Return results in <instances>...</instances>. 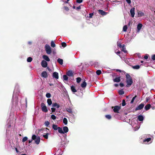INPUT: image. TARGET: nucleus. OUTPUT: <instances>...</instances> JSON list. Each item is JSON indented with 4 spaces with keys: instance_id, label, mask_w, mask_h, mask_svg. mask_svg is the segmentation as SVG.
<instances>
[{
    "instance_id": "nucleus-1",
    "label": "nucleus",
    "mask_w": 155,
    "mask_h": 155,
    "mask_svg": "<svg viewBox=\"0 0 155 155\" xmlns=\"http://www.w3.org/2000/svg\"><path fill=\"white\" fill-rule=\"evenodd\" d=\"M16 87L17 88V87L16 86L12 98V104L15 106H18L21 104V97L20 96H18V94L17 92H16V93H15Z\"/></svg>"
},
{
    "instance_id": "nucleus-2",
    "label": "nucleus",
    "mask_w": 155,
    "mask_h": 155,
    "mask_svg": "<svg viewBox=\"0 0 155 155\" xmlns=\"http://www.w3.org/2000/svg\"><path fill=\"white\" fill-rule=\"evenodd\" d=\"M45 50L47 54H49L51 52V48L50 46L48 44H46L45 46Z\"/></svg>"
},
{
    "instance_id": "nucleus-3",
    "label": "nucleus",
    "mask_w": 155,
    "mask_h": 155,
    "mask_svg": "<svg viewBox=\"0 0 155 155\" xmlns=\"http://www.w3.org/2000/svg\"><path fill=\"white\" fill-rule=\"evenodd\" d=\"M147 136H149V135H144L143 136V137L145 138V139L143 140V142L144 143L146 144H148V142L151 140V138H147Z\"/></svg>"
},
{
    "instance_id": "nucleus-4",
    "label": "nucleus",
    "mask_w": 155,
    "mask_h": 155,
    "mask_svg": "<svg viewBox=\"0 0 155 155\" xmlns=\"http://www.w3.org/2000/svg\"><path fill=\"white\" fill-rule=\"evenodd\" d=\"M112 108L113 109V110L114 112L119 113V111L120 109V107L119 106H115L114 107H112Z\"/></svg>"
},
{
    "instance_id": "nucleus-5",
    "label": "nucleus",
    "mask_w": 155,
    "mask_h": 155,
    "mask_svg": "<svg viewBox=\"0 0 155 155\" xmlns=\"http://www.w3.org/2000/svg\"><path fill=\"white\" fill-rule=\"evenodd\" d=\"M126 83L127 84L126 85V87H129L133 83V81L132 79H126Z\"/></svg>"
},
{
    "instance_id": "nucleus-6",
    "label": "nucleus",
    "mask_w": 155,
    "mask_h": 155,
    "mask_svg": "<svg viewBox=\"0 0 155 155\" xmlns=\"http://www.w3.org/2000/svg\"><path fill=\"white\" fill-rule=\"evenodd\" d=\"M41 107L42 110L43 111L46 112L48 111L44 103H42L41 104Z\"/></svg>"
},
{
    "instance_id": "nucleus-7",
    "label": "nucleus",
    "mask_w": 155,
    "mask_h": 155,
    "mask_svg": "<svg viewBox=\"0 0 155 155\" xmlns=\"http://www.w3.org/2000/svg\"><path fill=\"white\" fill-rule=\"evenodd\" d=\"M144 104H141L136 108L135 110H137L141 109L144 107Z\"/></svg>"
},
{
    "instance_id": "nucleus-8",
    "label": "nucleus",
    "mask_w": 155,
    "mask_h": 155,
    "mask_svg": "<svg viewBox=\"0 0 155 155\" xmlns=\"http://www.w3.org/2000/svg\"><path fill=\"white\" fill-rule=\"evenodd\" d=\"M41 65L44 68H46L48 65L47 62L44 60H42L41 62Z\"/></svg>"
},
{
    "instance_id": "nucleus-9",
    "label": "nucleus",
    "mask_w": 155,
    "mask_h": 155,
    "mask_svg": "<svg viewBox=\"0 0 155 155\" xmlns=\"http://www.w3.org/2000/svg\"><path fill=\"white\" fill-rule=\"evenodd\" d=\"M134 11L135 8L133 7L131 8L130 10V12L132 17H134Z\"/></svg>"
},
{
    "instance_id": "nucleus-10",
    "label": "nucleus",
    "mask_w": 155,
    "mask_h": 155,
    "mask_svg": "<svg viewBox=\"0 0 155 155\" xmlns=\"http://www.w3.org/2000/svg\"><path fill=\"white\" fill-rule=\"evenodd\" d=\"M52 76L53 78H55L56 79H58V74L56 72H54L53 73Z\"/></svg>"
},
{
    "instance_id": "nucleus-11",
    "label": "nucleus",
    "mask_w": 155,
    "mask_h": 155,
    "mask_svg": "<svg viewBox=\"0 0 155 155\" xmlns=\"http://www.w3.org/2000/svg\"><path fill=\"white\" fill-rule=\"evenodd\" d=\"M66 74L68 76L71 77L73 76V73L72 71L70 70L67 72Z\"/></svg>"
},
{
    "instance_id": "nucleus-12",
    "label": "nucleus",
    "mask_w": 155,
    "mask_h": 155,
    "mask_svg": "<svg viewBox=\"0 0 155 155\" xmlns=\"http://www.w3.org/2000/svg\"><path fill=\"white\" fill-rule=\"evenodd\" d=\"M99 13L102 15H105L107 14V13L101 10H98Z\"/></svg>"
},
{
    "instance_id": "nucleus-13",
    "label": "nucleus",
    "mask_w": 155,
    "mask_h": 155,
    "mask_svg": "<svg viewBox=\"0 0 155 155\" xmlns=\"http://www.w3.org/2000/svg\"><path fill=\"white\" fill-rule=\"evenodd\" d=\"M73 107H69L66 109L67 111L69 113H72Z\"/></svg>"
},
{
    "instance_id": "nucleus-14",
    "label": "nucleus",
    "mask_w": 155,
    "mask_h": 155,
    "mask_svg": "<svg viewBox=\"0 0 155 155\" xmlns=\"http://www.w3.org/2000/svg\"><path fill=\"white\" fill-rule=\"evenodd\" d=\"M42 58L46 61H50V58L46 55H43L42 56Z\"/></svg>"
},
{
    "instance_id": "nucleus-15",
    "label": "nucleus",
    "mask_w": 155,
    "mask_h": 155,
    "mask_svg": "<svg viewBox=\"0 0 155 155\" xmlns=\"http://www.w3.org/2000/svg\"><path fill=\"white\" fill-rule=\"evenodd\" d=\"M142 27V25L141 24L139 23L137 25V32H139L140 30Z\"/></svg>"
},
{
    "instance_id": "nucleus-16",
    "label": "nucleus",
    "mask_w": 155,
    "mask_h": 155,
    "mask_svg": "<svg viewBox=\"0 0 155 155\" xmlns=\"http://www.w3.org/2000/svg\"><path fill=\"white\" fill-rule=\"evenodd\" d=\"M41 76L42 77L46 78L47 77V72L45 71H43L41 73Z\"/></svg>"
},
{
    "instance_id": "nucleus-17",
    "label": "nucleus",
    "mask_w": 155,
    "mask_h": 155,
    "mask_svg": "<svg viewBox=\"0 0 155 155\" xmlns=\"http://www.w3.org/2000/svg\"><path fill=\"white\" fill-rule=\"evenodd\" d=\"M120 81V77H116L113 80V81L114 82H119Z\"/></svg>"
},
{
    "instance_id": "nucleus-18",
    "label": "nucleus",
    "mask_w": 155,
    "mask_h": 155,
    "mask_svg": "<svg viewBox=\"0 0 155 155\" xmlns=\"http://www.w3.org/2000/svg\"><path fill=\"white\" fill-rule=\"evenodd\" d=\"M143 117L142 115H139L137 117V119H138L139 121H143Z\"/></svg>"
},
{
    "instance_id": "nucleus-19",
    "label": "nucleus",
    "mask_w": 155,
    "mask_h": 155,
    "mask_svg": "<svg viewBox=\"0 0 155 155\" xmlns=\"http://www.w3.org/2000/svg\"><path fill=\"white\" fill-rule=\"evenodd\" d=\"M52 106L53 107H56L57 108H59L60 107L59 104L56 103H53L52 104Z\"/></svg>"
},
{
    "instance_id": "nucleus-20",
    "label": "nucleus",
    "mask_w": 155,
    "mask_h": 155,
    "mask_svg": "<svg viewBox=\"0 0 155 155\" xmlns=\"http://www.w3.org/2000/svg\"><path fill=\"white\" fill-rule=\"evenodd\" d=\"M63 132H64V134L65 133H66L68 131V128L66 126L64 127L63 128Z\"/></svg>"
},
{
    "instance_id": "nucleus-21",
    "label": "nucleus",
    "mask_w": 155,
    "mask_h": 155,
    "mask_svg": "<svg viewBox=\"0 0 155 155\" xmlns=\"http://www.w3.org/2000/svg\"><path fill=\"white\" fill-rule=\"evenodd\" d=\"M87 86V83L85 81H84L83 83L81 84V86L83 88H84Z\"/></svg>"
},
{
    "instance_id": "nucleus-22",
    "label": "nucleus",
    "mask_w": 155,
    "mask_h": 155,
    "mask_svg": "<svg viewBox=\"0 0 155 155\" xmlns=\"http://www.w3.org/2000/svg\"><path fill=\"white\" fill-rule=\"evenodd\" d=\"M71 90L72 91L73 93H75L77 92V91L75 89V87L74 86L72 85L71 87Z\"/></svg>"
},
{
    "instance_id": "nucleus-23",
    "label": "nucleus",
    "mask_w": 155,
    "mask_h": 155,
    "mask_svg": "<svg viewBox=\"0 0 155 155\" xmlns=\"http://www.w3.org/2000/svg\"><path fill=\"white\" fill-rule=\"evenodd\" d=\"M40 142V138L38 137H37V138L35 140V142L36 144H38Z\"/></svg>"
},
{
    "instance_id": "nucleus-24",
    "label": "nucleus",
    "mask_w": 155,
    "mask_h": 155,
    "mask_svg": "<svg viewBox=\"0 0 155 155\" xmlns=\"http://www.w3.org/2000/svg\"><path fill=\"white\" fill-rule=\"evenodd\" d=\"M58 132L60 134H64V132H63L62 129L59 127L58 129Z\"/></svg>"
},
{
    "instance_id": "nucleus-25",
    "label": "nucleus",
    "mask_w": 155,
    "mask_h": 155,
    "mask_svg": "<svg viewBox=\"0 0 155 155\" xmlns=\"http://www.w3.org/2000/svg\"><path fill=\"white\" fill-rule=\"evenodd\" d=\"M57 61L61 65H62L63 64V60L62 59L59 58L58 59Z\"/></svg>"
},
{
    "instance_id": "nucleus-26",
    "label": "nucleus",
    "mask_w": 155,
    "mask_h": 155,
    "mask_svg": "<svg viewBox=\"0 0 155 155\" xmlns=\"http://www.w3.org/2000/svg\"><path fill=\"white\" fill-rule=\"evenodd\" d=\"M59 127H58V126L56 125L53 124L52 125V128L54 130H58Z\"/></svg>"
},
{
    "instance_id": "nucleus-27",
    "label": "nucleus",
    "mask_w": 155,
    "mask_h": 155,
    "mask_svg": "<svg viewBox=\"0 0 155 155\" xmlns=\"http://www.w3.org/2000/svg\"><path fill=\"white\" fill-rule=\"evenodd\" d=\"M47 102L49 106L51 105L52 104V102L51 99H48L47 100Z\"/></svg>"
},
{
    "instance_id": "nucleus-28",
    "label": "nucleus",
    "mask_w": 155,
    "mask_h": 155,
    "mask_svg": "<svg viewBox=\"0 0 155 155\" xmlns=\"http://www.w3.org/2000/svg\"><path fill=\"white\" fill-rule=\"evenodd\" d=\"M150 107L151 105L150 104H148L145 106L144 108L146 110H147L150 108Z\"/></svg>"
},
{
    "instance_id": "nucleus-29",
    "label": "nucleus",
    "mask_w": 155,
    "mask_h": 155,
    "mask_svg": "<svg viewBox=\"0 0 155 155\" xmlns=\"http://www.w3.org/2000/svg\"><path fill=\"white\" fill-rule=\"evenodd\" d=\"M121 48H122V51L125 53H126L127 52V51L126 50V48L125 47V45H122V47Z\"/></svg>"
},
{
    "instance_id": "nucleus-30",
    "label": "nucleus",
    "mask_w": 155,
    "mask_h": 155,
    "mask_svg": "<svg viewBox=\"0 0 155 155\" xmlns=\"http://www.w3.org/2000/svg\"><path fill=\"white\" fill-rule=\"evenodd\" d=\"M132 68L134 69H139L140 66L139 65H136L135 66H132Z\"/></svg>"
},
{
    "instance_id": "nucleus-31",
    "label": "nucleus",
    "mask_w": 155,
    "mask_h": 155,
    "mask_svg": "<svg viewBox=\"0 0 155 155\" xmlns=\"http://www.w3.org/2000/svg\"><path fill=\"white\" fill-rule=\"evenodd\" d=\"M63 122L65 125H67L68 124V120L65 117L63 119Z\"/></svg>"
},
{
    "instance_id": "nucleus-32",
    "label": "nucleus",
    "mask_w": 155,
    "mask_h": 155,
    "mask_svg": "<svg viewBox=\"0 0 155 155\" xmlns=\"http://www.w3.org/2000/svg\"><path fill=\"white\" fill-rule=\"evenodd\" d=\"M63 78L64 80L66 81H67L68 79V78L66 75H64L63 76Z\"/></svg>"
},
{
    "instance_id": "nucleus-33",
    "label": "nucleus",
    "mask_w": 155,
    "mask_h": 155,
    "mask_svg": "<svg viewBox=\"0 0 155 155\" xmlns=\"http://www.w3.org/2000/svg\"><path fill=\"white\" fill-rule=\"evenodd\" d=\"M49 134L48 133H47L46 134H44L43 136L45 139H48V135Z\"/></svg>"
},
{
    "instance_id": "nucleus-34",
    "label": "nucleus",
    "mask_w": 155,
    "mask_h": 155,
    "mask_svg": "<svg viewBox=\"0 0 155 155\" xmlns=\"http://www.w3.org/2000/svg\"><path fill=\"white\" fill-rule=\"evenodd\" d=\"M138 15L139 16H142L144 15V13L140 11H139L138 12Z\"/></svg>"
},
{
    "instance_id": "nucleus-35",
    "label": "nucleus",
    "mask_w": 155,
    "mask_h": 155,
    "mask_svg": "<svg viewBox=\"0 0 155 155\" xmlns=\"http://www.w3.org/2000/svg\"><path fill=\"white\" fill-rule=\"evenodd\" d=\"M51 46L52 48H54L55 46V45L53 41L51 42Z\"/></svg>"
},
{
    "instance_id": "nucleus-36",
    "label": "nucleus",
    "mask_w": 155,
    "mask_h": 155,
    "mask_svg": "<svg viewBox=\"0 0 155 155\" xmlns=\"http://www.w3.org/2000/svg\"><path fill=\"white\" fill-rule=\"evenodd\" d=\"M127 28V25H125L123 27V30L124 31H126Z\"/></svg>"
},
{
    "instance_id": "nucleus-37",
    "label": "nucleus",
    "mask_w": 155,
    "mask_h": 155,
    "mask_svg": "<svg viewBox=\"0 0 155 155\" xmlns=\"http://www.w3.org/2000/svg\"><path fill=\"white\" fill-rule=\"evenodd\" d=\"M126 79H132L130 75L128 74H127L126 75Z\"/></svg>"
},
{
    "instance_id": "nucleus-38",
    "label": "nucleus",
    "mask_w": 155,
    "mask_h": 155,
    "mask_svg": "<svg viewBox=\"0 0 155 155\" xmlns=\"http://www.w3.org/2000/svg\"><path fill=\"white\" fill-rule=\"evenodd\" d=\"M32 60V59L31 57H28L27 59V61L28 62H31Z\"/></svg>"
},
{
    "instance_id": "nucleus-39",
    "label": "nucleus",
    "mask_w": 155,
    "mask_h": 155,
    "mask_svg": "<svg viewBox=\"0 0 155 155\" xmlns=\"http://www.w3.org/2000/svg\"><path fill=\"white\" fill-rule=\"evenodd\" d=\"M118 92L119 94L120 95H123L124 93V91L122 90H119L118 91Z\"/></svg>"
},
{
    "instance_id": "nucleus-40",
    "label": "nucleus",
    "mask_w": 155,
    "mask_h": 155,
    "mask_svg": "<svg viewBox=\"0 0 155 155\" xmlns=\"http://www.w3.org/2000/svg\"><path fill=\"white\" fill-rule=\"evenodd\" d=\"M81 78L78 77L76 78V81L77 83H78L80 82L81 81Z\"/></svg>"
},
{
    "instance_id": "nucleus-41",
    "label": "nucleus",
    "mask_w": 155,
    "mask_h": 155,
    "mask_svg": "<svg viewBox=\"0 0 155 155\" xmlns=\"http://www.w3.org/2000/svg\"><path fill=\"white\" fill-rule=\"evenodd\" d=\"M105 117L108 119L110 120L111 119V117L110 115H105Z\"/></svg>"
},
{
    "instance_id": "nucleus-42",
    "label": "nucleus",
    "mask_w": 155,
    "mask_h": 155,
    "mask_svg": "<svg viewBox=\"0 0 155 155\" xmlns=\"http://www.w3.org/2000/svg\"><path fill=\"white\" fill-rule=\"evenodd\" d=\"M96 73L97 75H99L101 73V70H98L97 71Z\"/></svg>"
},
{
    "instance_id": "nucleus-43",
    "label": "nucleus",
    "mask_w": 155,
    "mask_h": 155,
    "mask_svg": "<svg viewBox=\"0 0 155 155\" xmlns=\"http://www.w3.org/2000/svg\"><path fill=\"white\" fill-rule=\"evenodd\" d=\"M137 96L136 95L134 97H133L132 100L130 101V104H133L134 102V100H135V98Z\"/></svg>"
},
{
    "instance_id": "nucleus-44",
    "label": "nucleus",
    "mask_w": 155,
    "mask_h": 155,
    "mask_svg": "<svg viewBox=\"0 0 155 155\" xmlns=\"http://www.w3.org/2000/svg\"><path fill=\"white\" fill-rule=\"evenodd\" d=\"M28 140V137H23L22 140V141L23 142H25L26 141Z\"/></svg>"
},
{
    "instance_id": "nucleus-45",
    "label": "nucleus",
    "mask_w": 155,
    "mask_h": 155,
    "mask_svg": "<svg viewBox=\"0 0 155 155\" xmlns=\"http://www.w3.org/2000/svg\"><path fill=\"white\" fill-rule=\"evenodd\" d=\"M117 46L119 48H121L122 47V45L119 42H117Z\"/></svg>"
},
{
    "instance_id": "nucleus-46",
    "label": "nucleus",
    "mask_w": 155,
    "mask_h": 155,
    "mask_svg": "<svg viewBox=\"0 0 155 155\" xmlns=\"http://www.w3.org/2000/svg\"><path fill=\"white\" fill-rule=\"evenodd\" d=\"M45 124L46 127H48L50 123L48 121H47L45 122Z\"/></svg>"
},
{
    "instance_id": "nucleus-47",
    "label": "nucleus",
    "mask_w": 155,
    "mask_h": 155,
    "mask_svg": "<svg viewBox=\"0 0 155 155\" xmlns=\"http://www.w3.org/2000/svg\"><path fill=\"white\" fill-rule=\"evenodd\" d=\"M46 96L48 98H50L51 97V94L49 93H47L46 94Z\"/></svg>"
},
{
    "instance_id": "nucleus-48",
    "label": "nucleus",
    "mask_w": 155,
    "mask_h": 155,
    "mask_svg": "<svg viewBox=\"0 0 155 155\" xmlns=\"http://www.w3.org/2000/svg\"><path fill=\"white\" fill-rule=\"evenodd\" d=\"M51 118L52 119L54 120L56 119V116L54 114H52L51 116Z\"/></svg>"
},
{
    "instance_id": "nucleus-49",
    "label": "nucleus",
    "mask_w": 155,
    "mask_h": 155,
    "mask_svg": "<svg viewBox=\"0 0 155 155\" xmlns=\"http://www.w3.org/2000/svg\"><path fill=\"white\" fill-rule=\"evenodd\" d=\"M122 105L123 106H124L126 105L125 101V100H123Z\"/></svg>"
},
{
    "instance_id": "nucleus-50",
    "label": "nucleus",
    "mask_w": 155,
    "mask_h": 155,
    "mask_svg": "<svg viewBox=\"0 0 155 155\" xmlns=\"http://www.w3.org/2000/svg\"><path fill=\"white\" fill-rule=\"evenodd\" d=\"M61 45L63 47H66L67 45L65 43L63 42L61 43Z\"/></svg>"
},
{
    "instance_id": "nucleus-51",
    "label": "nucleus",
    "mask_w": 155,
    "mask_h": 155,
    "mask_svg": "<svg viewBox=\"0 0 155 155\" xmlns=\"http://www.w3.org/2000/svg\"><path fill=\"white\" fill-rule=\"evenodd\" d=\"M37 138L36 136L35 135H32V140H35Z\"/></svg>"
},
{
    "instance_id": "nucleus-52",
    "label": "nucleus",
    "mask_w": 155,
    "mask_h": 155,
    "mask_svg": "<svg viewBox=\"0 0 155 155\" xmlns=\"http://www.w3.org/2000/svg\"><path fill=\"white\" fill-rule=\"evenodd\" d=\"M151 58L153 60H155V54H153Z\"/></svg>"
},
{
    "instance_id": "nucleus-53",
    "label": "nucleus",
    "mask_w": 155,
    "mask_h": 155,
    "mask_svg": "<svg viewBox=\"0 0 155 155\" xmlns=\"http://www.w3.org/2000/svg\"><path fill=\"white\" fill-rule=\"evenodd\" d=\"M93 15H94L93 13H91L89 14V18H92V17Z\"/></svg>"
},
{
    "instance_id": "nucleus-54",
    "label": "nucleus",
    "mask_w": 155,
    "mask_h": 155,
    "mask_svg": "<svg viewBox=\"0 0 155 155\" xmlns=\"http://www.w3.org/2000/svg\"><path fill=\"white\" fill-rule=\"evenodd\" d=\"M83 1V0H77L76 2L78 3H80Z\"/></svg>"
},
{
    "instance_id": "nucleus-55",
    "label": "nucleus",
    "mask_w": 155,
    "mask_h": 155,
    "mask_svg": "<svg viewBox=\"0 0 155 155\" xmlns=\"http://www.w3.org/2000/svg\"><path fill=\"white\" fill-rule=\"evenodd\" d=\"M126 2L128 4H130L131 3V0H126Z\"/></svg>"
},
{
    "instance_id": "nucleus-56",
    "label": "nucleus",
    "mask_w": 155,
    "mask_h": 155,
    "mask_svg": "<svg viewBox=\"0 0 155 155\" xmlns=\"http://www.w3.org/2000/svg\"><path fill=\"white\" fill-rule=\"evenodd\" d=\"M139 128V127H135L134 128V131H136Z\"/></svg>"
},
{
    "instance_id": "nucleus-57",
    "label": "nucleus",
    "mask_w": 155,
    "mask_h": 155,
    "mask_svg": "<svg viewBox=\"0 0 155 155\" xmlns=\"http://www.w3.org/2000/svg\"><path fill=\"white\" fill-rule=\"evenodd\" d=\"M51 110L52 112H54L55 111L56 109L55 108L52 107V108H51Z\"/></svg>"
},
{
    "instance_id": "nucleus-58",
    "label": "nucleus",
    "mask_w": 155,
    "mask_h": 155,
    "mask_svg": "<svg viewBox=\"0 0 155 155\" xmlns=\"http://www.w3.org/2000/svg\"><path fill=\"white\" fill-rule=\"evenodd\" d=\"M64 8L65 10H66V11H68L69 10V8L68 7L66 6H64Z\"/></svg>"
},
{
    "instance_id": "nucleus-59",
    "label": "nucleus",
    "mask_w": 155,
    "mask_h": 155,
    "mask_svg": "<svg viewBox=\"0 0 155 155\" xmlns=\"http://www.w3.org/2000/svg\"><path fill=\"white\" fill-rule=\"evenodd\" d=\"M120 85L121 87H122L124 86V84L122 83H120Z\"/></svg>"
},
{
    "instance_id": "nucleus-60",
    "label": "nucleus",
    "mask_w": 155,
    "mask_h": 155,
    "mask_svg": "<svg viewBox=\"0 0 155 155\" xmlns=\"http://www.w3.org/2000/svg\"><path fill=\"white\" fill-rule=\"evenodd\" d=\"M150 98L149 97H147L146 98V101L147 102L148 101L150 100Z\"/></svg>"
},
{
    "instance_id": "nucleus-61",
    "label": "nucleus",
    "mask_w": 155,
    "mask_h": 155,
    "mask_svg": "<svg viewBox=\"0 0 155 155\" xmlns=\"http://www.w3.org/2000/svg\"><path fill=\"white\" fill-rule=\"evenodd\" d=\"M148 58V56L147 55H146L144 57V58L146 59H147Z\"/></svg>"
},
{
    "instance_id": "nucleus-62",
    "label": "nucleus",
    "mask_w": 155,
    "mask_h": 155,
    "mask_svg": "<svg viewBox=\"0 0 155 155\" xmlns=\"http://www.w3.org/2000/svg\"><path fill=\"white\" fill-rule=\"evenodd\" d=\"M116 71H119L120 72H122V71L120 70L119 69H116ZM124 71H122V72H124Z\"/></svg>"
},
{
    "instance_id": "nucleus-63",
    "label": "nucleus",
    "mask_w": 155,
    "mask_h": 155,
    "mask_svg": "<svg viewBox=\"0 0 155 155\" xmlns=\"http://www.w3.org/2000/svg\"><path fill=\"white\" fill-rule=\"evenodd\" d=\"M81 8V7L80 6H78L76 8V9L78 10Z\"/></svg>"
},
{
    "instance_id": "nucleus-64",
    "label": "nucleus",
    "mask_w": 155,
    "mask_h": 155,
    "mask_svg": "<svg viewBox=\"0 0 155 155\" xmlns=\"http://www.w3.org/2000/svg\"><path fill=\"white\" fill-rule=\"evenodd\" d=\"M32 43V42L31 41H29L28 42V44L29 45H31Z\"/></svg>"
}]
</instances>
